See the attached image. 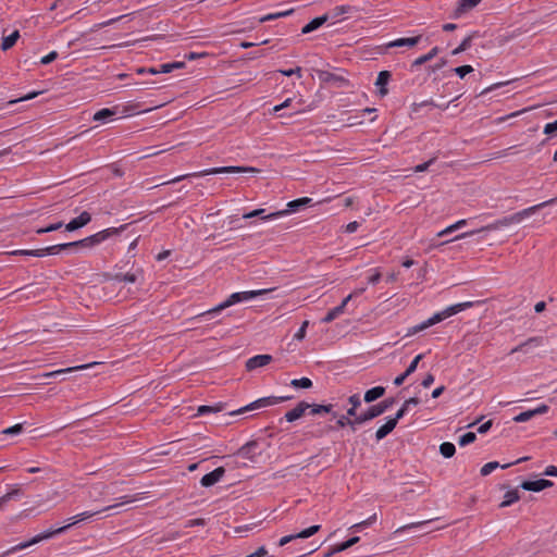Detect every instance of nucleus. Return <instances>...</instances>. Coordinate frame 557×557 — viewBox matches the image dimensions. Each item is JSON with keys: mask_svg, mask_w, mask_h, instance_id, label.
Listing matches in <instances>:
<instances>
[{"mask_svg": "<svg viewBox=\"0 0 557 557\" xmlns=\"http://www.w3.org/2000/svg\"><path fill=\"white\" fill-rule=\"evenodd\" d=\"M555 203H557V196L555 198L549 199V200H546V201H543L541 203L534 205L532 207L525 208V209H523L521 211H518V212H516V213H513L511 215L503 216L502 219H498V220L494 221L491 224L482 226L480 230L469 231V232H465L462 234H459L453 240L471 237V236L475 235L476 233H481V232L496 231V230H499V228H503V227H507V226H509L511 224H519L525 218H529L530 215L536 213L539 210H541V209H543L545 207L555 205Z\"/></svg>", "mask_w": 557, "mask_h": 557, "instance_id": "f257e3e1", "label": "nucleus"}, {"mask_svg": "<svg viewBox=\"0 0 557 557\" xmlns=\"http://www.w3.org/2000/svg\"><path fill=\"white\" fill-rule=\"evenodd\" d=\"M474 304H475L474 301H465V302H459V304L449 306L446 309H444L443 311L437 312L434 315H432L431 318H429L428 320L421 322L420 324H417V325L408 329L406 336H411L419 332H422V331L426 330L428 327L435 325L436 323H440L443 320H445L451 315H455L466 309L473 307Z\"/></svg>", "mask_w": 557, "mask_h": 557, "instance_id": "f03ea898", "label": "nucleus"}, {"mask_svg": "<svg viewBox=\"0 0 557 557\" xmlns=\"http://www.w3.org/2000/svg\"><path fill=\"white\" fill-rule=\"evenodd\" d=\"M126 227V225H122L121 227H109L106 230H102L94 235H90L86 238H83L81 240L72 242V243H65V244H58L55 246V253H59L62 250L70 249V248H92L102 242L107 240L113 235H117L121 231H123Z\"/></svg>", "mask_w": 557, "mask_h": 557, "instance_id": "7ed1b4c3", "label": "nucleus"}, {"mask_svg": "<svg viewBox=\"0 0 557 557\" xmlns=\"http://www.w3.org/2000/svg\"><path fill=\"white\" fill-rule=\"evenodd\" d=\"M256 172H259V170L256 168H251V166H233V165H231V166L211 168V169H207L203 171L176 176L170 181L164 182L163 184H172V183H177V182H181V181H183L185 178H189V177H201V176L214 175V174H235V173H256Z\"/></svg>", "mask_w": 557, "mask_h": 557, "instance_id": "20e7f679", "label": "nucleus"}, {"mask_svg": "<svg viewBox=\"0 0 557 557\" xmlns=\"http://www.w3.org/2000/svg\"><path fill=\"white\" fill-rule=\"evenodd\" d=\"M269 292H270V289H258V290H248V292L233 293L232 295L228 296V298L226 300H224L220 305L215 306L214 308H212V309L201 313L200 317L218 314L222 310H224V309H226V308H228V307H231V306H233L235 304L253 299L257 296L263 295V294L269 293Z\"/></svg>", "mask_w": 557, "mask_h": 557, "instance_id": "39448f33", "label": "nucleus"}, {"mask_svg": "<svg viewBox=\"0 0 557 557\" xmlns=\"http://www.w3.org/2000/svg\"><path fill=\"white\" fill-rule=\"evenodd\" d=\"M72 527V524H65L63 527H60V528H57V529H52V530H48V531H45L42 533H39L37 534L36 536H34L33 539H30L29 541L27 542H23V543H20L13 547H11L10 549H8L7 552H4L1 557H5V556H9L10 554H13L15 552H18V550H22L24 548H27L32 545H35L44 540H48V539H51L58 534H61V533H64L65 531H67L70 528Z\"/></svg>", "mask_w": 557, "mask_h": 557, "instance_id": "423d86ee", "label": "nucleus"}, {"mask_svg": "<svg viewBox=\"0 0 557 557\" xmlns=\"http://www.w3.org/2000/svg\"><path fill=\"white\" fill-rule=\"evenodd\" d=\"M119 499H120V503L114 504V505H110L108 507H104L102 510H99V511H84V512H81V513H78L76 516H73L72 518H70L71 522L69 524H72V527H73L76 523H78L81 521H84V520H87V519L94 517L95 515H97L99 512L116 509V508H119V507H121L123 505L131 504V503L137 500V497L136 496H132V495H124V496L120 497Z\"/></svg>", "mask_w": 557, "mask_h": 557, "instance_id": "0eeeda50", "label": "nucleus"}, {"mask_svg": "<svg viewBox=\"0 0 557 557\" xmlns=\"http://www.w3.org/2000/svg\"><path fill=\"white\" fill-rule=\"evenodd\" d=\"M395 404L394 398H385L381 403L376 405L370 406L366 411L359 413V420L357 422H368L373 420L374 418L383 414L387 409H389Z\"/></svg>", "mask_w": 557, "mask_h": 557, "instance_id": "6e6552de", "label": "nucleus"}, {"mask_svg": "<svg viewBox=\"0 0 557 557\" xmlns=\"http://www.w3.org/2000/svg\"><path fill=\"white\" fill-rule=\"evenodd\" d=\"M287 399H289V397H275V396L263 397V398H260V399L251 403L250 405H248L246 407H243V408H240L238 410L230 412V414L231 416H235V414L248 411V410H252V409H257V408H262V407H268V406H273V405L280 404V403H282L284 400H287Z\"/></svg>", "mask_w": 557, "mask_h": 557, "instance_id": "1a4fd4ad", "label": "nucleus"}, {"mask_svg": "<svg viewBox=\"0 0 557 557\" xmlns=\"http://www.w3.org/2000/svg\"><path fill=\"white\" fill-rule=\"evenodd\" d=\"M311 202H312V199L309 197H302V198L292 200L287 203V208H288L287 210H282V211H276V212L270 213L268 215H264L263 219L264 220H274V219L280 218L289 212H296L301 207L310 206Z\"/></svg>", "mask_w": 557, "mask_h": 557, "instance_id": "9d476101", "label": "nucleus"}, {"mask_svg": "<svg viewBox=\"0 0 557 557\" xmlns=\"http://www.w3.org/2000/svg\"><path fill=\"white\" fill-rule=\"evenodd\" d=\"M320 528H321V525L315 524V525H311L310 528H308L306 530H302L299 533L283 536L278 542V546H284L296 539H308V537L312 536L313 534H315L320 530Z\"/></svg>", "mask_w": 557, "mask_h": 557, "instance_id": "9b49d317", "label": "nucleus"}, {"mask_svg": "<svg viewBox=\"0 0 557 557\" xmlns=\"http://www.w3.org/2000/svg\"><path fill=\"white\" fill-rule=\"evenodd\" d=\"M225 474V469L223 467H218L213 471L205 474L201 480L200 484L203 487H210L213 486L215 483H218Z\"/></svg>", "mask_w": 557, "mask_h": 557, "instance_id": "f8f14e48", "label": "nucleus"}, {"mask_svg": "<svg viewBox=\"0 0 557 557\" xmlns=\"http://www.w3.org/2000/svg\"><path fill=\"white\" fill-rule=\"evenodd\" d=\"M554 483L546 479H540L535 481H523L520 485L521 488L531 492H541L545 488L552 487Z\"/></svg>", "mask_w": 557, "mask_h": 557, "instance_id": "ddd939ff", "label": "nucleus"}, {"mask_svg": "<svg viewBox=\"0 0 557 557\" xmlns=\"http://www.w3.org/2000/svg\"><path fill=\"white\" fill-rule=\"evenodd\" d=\"M113 280L119 283H137L143 282L144 280V272L141 269H136L134 272L131 273H116L113 276Z\"/></svg>", "mask_w": 557, "mask_h": 557, "instance_id": "4468645a", "label": "nucleus"}, {"mask_svg": "<svg viewBox=\"0 0 557 557\" xmlns=\"http://www.w3.org/2000/svg\"><path fill=\"white\" fill-rule=\"evenodd\" d=\"M91 221V215L89 212L84 211L77 218L71 220L66 225L65 230L67 232L76 231L81 227H84Z\"/></svg>", "mask_w": 557, "mask_h": 557, "instance_id": "2eb2a0df", "label": "nucleus"}, {"mask_svg": "<svg viewBox=\"0 0 557 557\" xmlns=\"http://www.w3.org/2000/svg\"><path fill=\"white\" fill-rule=\"evenodd\" d=\"M272 356L271 355H257V356H253L251 358H249L247 361H246V369L248 371H252L255 369H258V368H261V367H265L268 366L271 361H272Z\"/></svg>", "mask_w": 557, "mask_h": 557, "instance_id": "dca6fc26", "label": "nucleus"}, {"mask_svg": "<svg viewBox=\"0 0 557 557\" xmlns=\"http://www.w3.org/2000/svg\"><path fill=\"white\" fill-rule=\"evenodd\" d=\"M55 246H49L41 249H34V250H14L11 253L14 256H32V257H44L47 255H55Z\"/></svg>", "mask_w": 557, "mask_h": 557, "instance_id": "f3484780", "label": "nucleus"}, {"mask_svg": "<svg viewBox=\"0 0 557 557\" xmlns=\"http://www.w3.org/2000/svg\"><path fill=\"white\" fill-rule=\"evenodd\" d=\"M528 459H529V457H522V458H519L518 460H516L515 462H509V463H506V465H499V462H497V461H490V462L485 463L481 468L480 473H481V475L486 476L490 473H492L495 469H497L498 467H500L503 469H507L511 465L520 463V462H523V461H525Z\"/></svg>", "mask_w": 557, "mask_h": 557, "instance_id": "a211bd4d", "label": "nucleus"}, {"mask_svg": "<svg viewBox=\"0 0 557 557\" xmlns=\"http://www.w3.org/2000/svg\"><path fill=\"white\" fill-rule=\"evenodd\" d=\"M423 358V355L420 354L418 356L414 357V359L410 362V364L408 366V368L406 369V371L404 373H401L400 375H398L395 380H394V384L396 386H400L405 380L411 375L416 370H417V367L420 362V360Z\"/></svg>", "mask_w": 557, "mask_h": 557, "instance_id": "6ab92c4d", "label": "nucleus"}, {"mask_svg": "<svg viewBox=\"0 0 557 557\" xmlns=\"http://www.w3.org/2000/svg\"><path fill=\"white\" fill-rule=\"evenodd\" d=\"M309 408H310V404H308L306 401L298 403V405L294 409H292L285 413L286 421H288V422L296 421L297 419L301 418L304 416V413L306 412V410Z\"/></svg>", "mask_w": 557, "mask_h": 557, "instance_id": "aec40b11", "label": "nucleus"}, {"mask_svg": "<svg viewBox=\"0 0 557 557\" xmlns=\"http://www.w3.org/2000/svg\"><path fill=\"white\" fill-rule=\"evenodd\" d=\"M420 40H421V35L411 37V38H398V39H395V40L386 44V47L387 48H401V47L412 48L416 45H418L420 42Z\"/></svg>", "mask_w": 557, "mask_h": 557, "instance_id": "412c9836", "label": "nucleus"}, {"mask_svg": "<svg viewBox=\"0 0 557 557\" xmlns=\"http://www.w3.org/2000/svg\"><path fill=\"white\" fill-rule=\"evenodd\" d=\"M392 74L389 71H381L376 77L375 85L379 87V94L384 97L388 94L387 84L389 83Z\"/></svg>", "mask_w": 557, "mask_h": 557, "instance_id": "4be33fe9", "label": "nucleus"}, {"mask_svg": "<svg viewBox=\"0 0 557 557\" xmlns=\"http://www.w3.org/2000/svg\"><path fill=\"white\" fill-rule=\"evenodd\" d=\"M481 1L482 0H460L458 2L457 8L454 11L453 16L455 18L459 17L460 15L466 13L467 11H469V10L473 9L474 7H476Z\"/></svg>", "mask_w": 557, "mask_h": 557, "instance_id": "5701e85b", "label": "nucleus"}, {"mask_svg": "<svg viewBox=\"0 0 557 557\" xmlns=\"http://www.w3.org/2000/svg\"><path fill=\"white\" fill-rule=\"evenodd\" d=\"M542 344H543V337H541V336L530 337L525 342H523L520 345L512 348L510 354H515L518 351H527L528 347H539Z\"/></svg>", "mask_w": 557, "mask_h": 557, "instance_id": "b1692460", "label": "nucleus"}, {"mask_svg": "<svg viewBox=\"0 0 557 557\" xmlns=\"http://www.w3.org/2000/svg\"><path fill=\"white\" fill-rule=\"evenodd\" d=\"M397 423L396 420H393L392 418L386 421L385 424L380 426L375 432V438L377 442L385 438L393 430L396 428Z\"/></svg>", "mask_w": 557, "mask_h": 557, "instance_id": "393cba45", "label": "nucleus"}, {"mask_svg": "<svg viewBox=\"0 0 557 557\" xmlns=\"http://www.w3.org/2000/svg\"><path fill=\"white\" fill-rule=\"evenodd\" d=\"M329 20V16L327 15H321V16H318V17H314L313 20H311L308 24H306L302 29H301V33L302 34H309L313 30H317L319 27H321L326 21Z\"/></svg>", "mask_w": 557, "mask_h": 557, "instance_id": "a878e982", "label": "nucleus"}, {"mask_svg": "<svg viewBox=\"0 0 557 557\" xmlns=\"http://www.w3.org/2000/svg\"><path fill=\"white\" fill-rule=\"evenodd\" d=\"M385 394L383 386H375L364 393L363 400L368 404L375 401Z\"/></svg>", "mask_w": 557, "mask_h": 557, "instance_id": "bb28decb", "label": "nucleus"}, {"mask_svg": "<svg viewBox=\"0 0 557 557\" xmlns=\"http://www.w3.org/2000/svg\"><path fill=\"white\" fill-rule=\"evenodd\" d=\"M440 53L438 47H433L428 53L417 58L412 62V67L420 66L429 61H431L433 58H435Z\"/></svg>", "mask_w": 557, "mask_h": 557, "instance_id": "cd10ccee", "label": "nucleus"}, {"mask_svg": "<svg viewBox=\"0 0 557 557\" xmlns=\"http://www.w3.org/2000/svg\"><path fill=\"white\" fill-rule=\"evenodd\" d=\"M520 499V494L517 488L508 491L504 495V500L499 504L500 508L508 507Z\"/></svg>", "mask_w": 557, "mask_h": 557, "instance_id": "c85d7f7f", "label": "nucleus"}, {"mask_svg": "<svg viewBox=\"0 0 557 557\" xmlns=\"http://www.w3.org/2000/svg\"><path fill=\"white\" fill-rule=\"evenodd\" d=\"M116 114V110L115 109H108V108H104V109H101L99 111H97L95 114H94V121H98V122H107L109 121L112 116H114Z\"/></svg>", "mask_w": 557, "mask_h": 557, "instance_id": "c756f323", "label": "nucleus"}, {"mask_svg": "<svg viewBox=\"0 0 557 557\" xmlns=\"http://www.w3.org/2000/svg\"><path fill=\"white\" fill-rule=\"evenodd\" d=\"M357 420H359V416L356 417V419H349L347 416H341L337 421H336V424L338 428H345V426H350L352 431H356V425H359V424H362L363 422H357Z\"/></svg>", "mask_w": 557, "mask_h": 557, "instance_id": "7c9ffc66", "label": "nucleus"}, {"mask_svg": "<svg viewBox=\"0 0 557 557\" xmlns=\"http://www.w3.org/2000/svg\"><path fill=\"white\" fill-rule=\"evenodd\" d=\"M310 413L311 414H321V413H333V417H336L337 414L333 412V405H310Z\"/></svg>", "mask_w": 557, "mask_h": 557, "instance_id": "2f4dec72", "label": "nucleus"}, {"mask_svg": "<svg viewBox=\"0 0 557 557\" xmlns=\"http://www.w3.org/2000/svg\"><path fill=\"white\" fill-rule=\"evenodd\" d=\"M90 366L91 364L70 367V368H66V369H61V370H55V371L47 372V373L42 374V376L44 377H57L60 374L74 372V371H77V370H81V369H86V368H88Z\"/></svg>", "mask_w": 557, "mask_h": 557, "instance_id": "473e14b6", "label": "nucleus"}, {"mask_svg": "<svg viewBox=\"0 0 557 557\" xmlns=\"http://www.w3.org/2000/svg\"><path fill=\"white\" fill-rule=\"evenodd\" d=\"M440 453L445 458H451L456 453V447L450 442H444L440 445Z\"/></svg>", "mask_w": 557, "mask_h": 557, "instance_id": "72a5a7b5", "label": "nucleus"}, {"mask_svg": "<svg viewBox=\"0 0 557 557\" xmlns=\"http://www.w3.org/2000/svg\"><path fill=\"white\" fill-rule=\"evenodd\" d=\"M18 37H20V34L17 30L13 32L11 35H9L7 37H3L2 44H1L2 50L5 51V50H9L10 48H12L15 45Z\"/></svg>", "mask_w": 557, "mask_h": 557, "instance_id": "f704fd0d", "label": "nucleus"}, {"mask_svg": "<svg viewBox=\"0 0 557 557\" xmlns=\"http://www.w3.org/2000/svg\"><path fill=\"white\" fill-rule=\"evenodd\" d=\"M359 541H360L359 536H352L349 540L335 545L333 547V552H344V550L350 548L351 546H354L355 544H357Z\"/></svg>", "mask_w": 557, "mask_h": 557, "instance_id": "c9c22d12", "label": "nucleus"}, {"mask_svg": "<svg viewBox=\"0 0 557 557\" xmlns=\"http://www.w3.org/2000/svg\"><path fill=\"white\" fill-rule=\"evenodd\" d=\"M376 518H377L376 513H373L368 519L351 525L350 530H354L355 532H359V531L363 530L364 528H368L369 525L374 523L376 521Z\"/></svg>", "mask_w": 557, "mask_h": 557, "instance_id": "e433bc0d", "label": "nucleus"}, {"mask_svg": "<svg viewBox=\"0 0 557 557\" xmlns=\"http://www.w3.org/2000/svg\"><path fill=\"white\" fill-rule=\"evenodd\" d=\"M474 35H469L468 37H466L461 44L451 51V54L453 55H457L466 50H468L470 47H471V44H472V39H473Z\"/></svg>", "mask_w": 557, "mask_h": 557, "instance_id": "4c0bfd02", "label": "nucleus"}, {"mask_svg": "<svg viewBox=\"0 0 557 557\" xmlns=\"http://www.w3.org/2000/svg\"><path fill=\"white\" fill-rule=\"evenodd\" d=\"M319 78L322 81V82H325V83H330V82H343L344 78L334 74V73H331V72H327V71H322L319 73Z\"/></svg>", "mask_w": 557, "mask_h": 557, "instance_id": "58836bf2", "label": "nucleus"}, {"mask_svg": "<svg viewBox=\"0 0 557 557\" xmlns=\"http://www.w3.org/2000/svg\"><path fill=\"white\" fill-rule=\"evenodd\" d=\"M343 312L344 311L342 310V307L336 306L326 313V315L322 319V322L330 323L339 317Z\"/></svg>", "mask_w": 557, "mask_h": 557, "instance_id": "ea45409f", "label": "nucleus"}, {"mask_svg": "<svg viewBox=\"0 0 557 557\" xmlns=\"http://www.w3.org/2000/svg\"><path fill=\"white\" fill-rule=\"evenodd\" d=\"M290 385L296 388H310L312 386V381L308 377L294 379L290 382Z\"/></svg>", "mask_w": 557, "mask_h": 557, "instance_id": "a19ab883", "label": "nucleus"}, {"mask_svg": "<svg viewBox=\"0 0 557 557\" xmlns=\"http://www.w3.org/2000/svg\"><path fill=\"white\" fill-rule=\"evenodd\" d=\"M476 438V435L475 433L473 432H468L466 434H463L462 436L459 437V441H458V444L460 446H467L471 443H473Z\"/></svg>", "mask_w": 557, "mask_h": 557, "instance_id": "79ce46f5", "label": "nucleus"}, {"mask_svg": "<svg viewBox=\"0 0 557 557\" xmlns=\"http://www.w3.org/2000/svg\"><path fill=\"white\" fill-rule=\"evenodd\" d=\"M22 495H23L22 490L20 487H14L13 490H11L10 492H8L5 495H3L1 497H2V502H4L7 504L9 500L17 498Z\"/></svg>", "mask_w": 557, "mask_h": 557, "instance_id": "37998d69", "label": "nucleus"}, {"mask_svg": "<svg viewBox=\"0 0 557 557\" xmlns=\"http://www.w3.org/2000/svg\"><path fill=\"white\" fill-rule=\"evenodd\" d=\"M223 409V406L222 405H216V406H200L198 408V414H206L208 412H219Z\"/></svg>", "mask_w": 557, "mask_h": 557, "instance_id": "c03bdc74", "label": "nucleus"}, {"mask_svg": "<svg viewBox=\"0 0 557 557\" xmlns=\"http://www.w3.org/2000/svg\"><path fill=\"white\" fill-rule=\"evenodd\" d=\"M534 416V411L533 410H527V411H523V412H520L519 414H517L515 418H513V421L515 422H525V421H529L530 419H532Z\"/></svg>", "mask_w": 557, "mask_h": 557, "instance_id": "a18cd8bd", "label": "nucleus"}, {"mask_svg": "<svg viewBox=\"0 0 557 557\" xmlns=\"http://www.w3.org/2000/svg\"><path fill=\"white\" fill-rule=\"evenodd\" d=\"M428 106L437 107V104L433 100H424V101H422L420 103H413L412 104V111L418 112L420 108L428 107ZM447 107H448L447 104L443 106V107L438 106V108H442L444 110L447 109Z\"/></svg>", "mask_w": 557, "mask_h": 557, "instance_id": "49530a36", "label": "nucleus"}, {"mask_svg": "<svg viewBox=\"0 0 557 557\" xmlns=\"http://www.w3.org/2000/svg\"><path fill=\"white\" fill-rule=\"evenodd\" d=\"M460 78H463L467 74L473 72V67L471 65H461L457 66L453 70Z\"/></svg>", "mask_w": 557, "mask_h": 557, "instance_id": "de8ad7c7", "label": "nucleus"}, {"mask_svg": "<svg viewBox=\"0 0 557 557\" xmlns=\"http://www.w3.org/2000/svg\"><path fill=\"white\" fill-rule=\"evenodd\" d=\"M352 10V8L350 5H337L333 9L332 11V15L334 17H337L339 15H343V14H346V13H349L350 11Z\"/></svg>", "mask_w": 557, "mask_h": 557, "instance_id": "09e8293b", "label": "nucleus"}, {"mask_svg": "<svg viewBox=\"0 0 557 557\" xmlns=\"http://www.w3.org/2000/svg\"><path fill=\"white\" fill-rule=\"evenodd\" d=\"M23 429H24L23 424L17 423L13 426H10V428L3 430L2 433L7 434V435H17L23 432Z\"/></svg>", "mask_w": 557, "mask_h": 557, "instance_id": "8fccbe9b", "label": "nucleus"}, {"mask_svg": "<svg viewBox=\"0 0 557 557\" xmlns=\"http://www.w3.org/2000/svg\"><path fill=\"white\" fill-rule=\"evenodd\" d=\"M309 325V321H304L300 329L295 333L294 338L297 341H302L306 337V331Z\"/></svg>", "mask_w": 557, "mask_h": 557, "instance_id": "3c124183", "label": "nucleus"}, {"mask_svg": "<svg viewBox=\"0 0 557 557\" xmlns=\"http://www.w3.org/2000/svg\"><path fill=\"white\" fill-rule=\"evenodd\" d=\"M373 273L368 276L367 282L368 284L375 285L380 282L382 275L377 269L372 270Z\"/></svg>", "mask_w": 557, "mask_h": 557, "instance_id": "603ef678", "label": "nucleus"}, {"mask_svg": "<svg viewBox=\"0 0 557 557\" xmlns=\"http://www.w3.org/2000/svg\"><path fill=\"white\" fill-rule=\"evenodd\" d=\"M62 225H63L62 222L50 224V225H48L46 227L39 228L37 231V233L38 234L50 233V232H53V231H57V230L61 228Z\"/></svg>", "mask_w": 557, "mask_h": 557, "instance_id": "864d4df0", "label": "nucleus"}, {"mask_svg": "<svg viewBox=\"0 0 557 557\" xmlns=\"http://www.w3.org/2000/svg\"><path fill=\"white\" fill-rule=\"evenodd\" d=\"M434 161H435V158H432L424 163L418 164L417 166H414L413 171L416 173L424 172L434 163Z\"/></svg>", "mask_w": 557, "mask_h": 557, "instance_id": "5fc2aeb1", "label": "nucleus"}, {"mask_svg": "<svg viewBox=\"0 0 557 557\" xmlns=\"http://www.w3.org/2000/svg\"><path fill=\"white\" fill-rule=\"evenodd\" d=\"M556 133H557V120L555 122L547 123L544 126V134L553 135V134H556Z\"/></svg>", "mask_w": 557, "mask_h": 557, "instance_id": "6e6d98bb", "label": "nucleus"}, {"mask_svg": "<svg viewBox=\"0 0 557 557\" xmlns=\"http://www.w3.org/2000/svg\"><path fill=\"white\" fill-rule=\"evenodd\" d=\"M58 58L57 51H51L49 54L41 58L40 63L47 65Z\"/></svg>", "mask_w": 557, "mask_h": 557, "instance_id": "4d7b16f0", "label": "nucleus"}, {"mask_svg": "<svg viewBox=\"0 0 557 557\" xmlns=\"http://www.w3.org/2000/svg\"><path fill=\"white\" fill-rule=\"evenodd\" d=\"M348 403L351 405V407L358 409L361 406V398L359 394H354L349 396Z\"/></svg>", "mask_w": 557, "mask_h": 557, "instance_id": "13d9d810", "label": "nucleus"}, {"mask_svg": "<svg viewBox=\"0 0 557 557\" xmlns=\"http://www.w3.org/2000/svg\"><path fill=\"white\" fill-rule=\"evenodd\" d=\"M264 211H265L264 209H256V210H252V211H250L248 213H245L243 215V218L244 219H251V218H255V216H261V219L264 220L263 219L264 216L262 215L264 213Z\"/></svg>", "mask_w": 557, "mask_h": 557, "instance_id": "bf43d9fd", "label": "nucleus"}, {"mask_svg": "<svg viewBox=\"0 0 557 557\" xmlns=\"http://www.w3.org/2000/svg\"><path fill=\"white\" fill-rule=\"evenodd\" d=\"M280 73L285 76H292V75L297 74L300 77L301 76V67L297 66V67L290 69V70H280Z\"/></svg>", "mask_w": 557, "mask_h": 557, "instance_id": "052dcab7", "label": "nucleus"}, {"mask_svg": "<svg viewBox=\"0 0 557 557\" xmlns=\"http://www.w3.org/2000/svg\"><path fill=\"white\" fill-rule=\"evenodd\" d=\"M205 524H206V520L205 519L196 518V519L188 520L187 523H186V527L187 528H194V527L205 525Z\"/></svg>", "mask_w": 557, "mask_h": 557, "instance_id": "680f3d73", "label": "nucleus"}, {"mask_svg": "<svg viewBox=\"0 0 557 557\" xmlns=\"http://www.w3.org/2000/svg\"><path fill=\"white\" fill-rule=\"evenodd\" d=\"M446 64H447V60L442 58V59L438 60L437 63H435L434 65L429 66V70L431 72H436V71L441 70L442 67H444Z\"/></svg>", "mask_w": 557, "mask_h": 557, "instance_id": "e2e57ef3", "label": "nucleus"}, {"mask_svg": "<svg viewBox=\"0 0 557 557\" xmlns=\"http://www.w3.org/2000/svg\"><path fill=\"white\" fill-rule=\"evenodd\" d=\"M409 410L408 407H405V404H403L401 408L396 412L395 417L392 418L393 420H396V423H398V421L405 417V414L407 413V411Z\"/></svg>", "mask_w": 557, "mask_h": 557, "instance_id": "0e129e2a", "label": "nucleus"}, {"mask_svg": "<svg viewBox=\"0 0 557 557\" xmlns=\"http://www.w3.org/2000/svg\"><path fill=\"white\" fill-rule=\"evenodd\" d=\"M434 382V375L431 374V373H428L424 379L422 380L421 382V385L424 387V388H428L430 387Z\"/></svg>", "mask_w": 557, "mask_h": 557, "instance_id": "69168bd1", "label": "nucleus"}, {"mask_svg": "<svg viewBox=\"0 0 557 557\" xmlns=\"http://www.w3.org/2000/svg\"><path fill=\"white\" fill-rule=\"evenodd\" d=\"M493 425V421L492 420H488L486 422H484L483 424H481L479 428H478V432L480 434H485Z\"/></svg>", "mask_w": 557, "mask_h": 557, "instance_id": "338daca9", "label": "nucleus"}, {"mask_svg": "<svg viewBox=\"0 0 557 557\" xmlns=\"http://www.w3.org/2000/svg\"><path fill=\"white\" fill-rule=\"evenodd\" d=\"M267 555H268V550L265 549L264 546H261L253 554H250L249 556H252V557H265Z\"/></svg>", "mask_w": 557, "mask_h": 557, "instance_id": "774afa93", "label": "nucleus"}]
</instances>
